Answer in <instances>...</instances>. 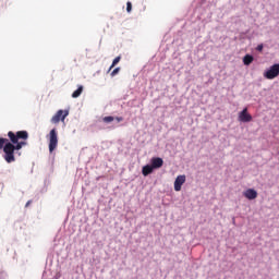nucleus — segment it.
<instances>
[{
	"instance_id": "1",
	"label": "nucleus",
	"mask_w": 279,
	"mask_h": 279,
	"mask_svg": "<svg viewBox=\"0 0 279 279\" xmlns=\"http://www.w3.org/2000/svg\"><path fill=\"white\" fill-rule=\"evenodd\" d=\"M8 136L10 138V143L14 145V151H21L23 146L19 143V141H27L29 138V133L27 131H17L16 133L9 131Z\"/></svg>"
},
{
	"instance_id": "2",
	"label": "nucleus",
	"mask_w": 279,
	"mask_h": 279,
	"mask_svg": "<svg viewBox=\"0 0 279 279\" xmlns=\"http://www.w3.org/2000/svg\"><path fill=\"white\" fill-rule=\"evenodd\" d=\"M3 158L5 162H8L9 165L12 162H16V157H14V144L8 142L3 147Z\"/></svg>"
},
{
	"instance_id": "3",
	"label": "nucleus",
	"mask_w": 279,
	"mask_h": 279,
	"mask_svg": "<svg viewBox=\"0 0 279 279\" xmlns=\"http://www.w3.org/2000/svg\"><path fill=\"white\" fill-rule=\"evenodd\" d=\"M49 138V151L50 154H53L56 149L58 148V131L56 129H52L48 135Z\"/></svg>"
},
{
	"instance_id": "4",
	"label": "nucleus",
	"mask_w": 279,
	"mask_h": 279,
	"mask_svg": "<svg viewBox=\"0 0 279 279\" xmlns=\"http://www.w3.org/2000/svg\"><path fill=\"white\" fill-rule=\"evenodd\" d=\"M278 75H279V63H275L264 73V77H266V80H276Z\"/></svg>"
},
{
	"instance_id": "5",
	"label": "nucleus",
	"mask_w": 279,
	"mask_h": 279,
	"mask_svg": "<svg viewBox=\"0 0 279 279\" xmlns=\"http://www.w3.org/2000/svg\"><path fill=\"white\" fill-rule=\"evenodd\" d=\"M69 117V110L60 109L57 113L51 118V123H60V121H64Z\"/></svg>"
},
{
	"instance_id": "6",
	"label": "nucleus",
	"mask_w": 279,
	"mask_h": 279,
	"mask_svg": "<svg viewBox=\"0 0 279 279\" xmlns=\"http://www.w3.org/2000/svg\"><path fill=\"white\" fill-rule=\"evenodd\" d=\"M239 121L242 123H250L252 121V114L247 112V108H244L240 113H239Z\"/></svg>"
},
{
	"instance_id": "7",
	"label": "nucleus",
	"mask_w": 279,
	"mask_h": 279,
	"mask_svg": "<svg viewBox=\"0 0 279 279\" xmlns=\"http://www.w3.org/2000/svg\"><path fill=\"white\" fill-rule=\"evenodd\" d=\"M186 182V175H178L174 181V191H182V184Z\"/></svg>"
},
{
	"instance_id": "8",
	"label": "nucleus",
	"mask_w": 279,
	"mask_h": 279,
	"mask_svg": "<svg viewBox=\"0 0 279 279\" xmlns=\"http://www.w3.org/2000/svg\"><path fill=\"white\" fill-rule=\"evenodd\" d=\"M150 162H151L150 167L153 169H160V167L165 165V161L160 157H153Z\"/></svg>"
},
{
	"instance_id": "9",
	"label": "nucleus",
	"mask_w": 279,
	"mask_h": 279,
	"mask_svg": "<svg viewBox=\"0 0 279 279\" xmlns=\"http://www.w3.org/2000/svg\"><path fill=\"white\" fill-rule=\"evenodd\" d=\"M243 196L246 199H256V197H258V192H256V190L254 189H247L243 192Z\"/></svg>"
},
{
	"instance_id": "10",
	"label": "nucleus",
	"mask_w": 279,
	"mask_h": 279,
	"mask_svg": "<svg viewBox=\"0 0 279 279\" xmlns=\"http://www.w3.org/2000/svg\"><path fill=\"white\" fill-rule=\"evenodd\" d=\"M142 173L143 175L147 177L149 175V173H154V168L151 167V165H146L143 167Z\"/></svg>"
},
{
	"instance_id": "11",
	"label": "nucleus",
	"mask_w": 279,
	"mask_h": 279,
	"mask_svg": "<svg viewBox=\"0 0 279 279\" xmlns=\"http://www.w3.org/2000/svg\"><path fill=\"white\" fill-rule=\"evenodd\" d=\"M252 62H254V57L252 54L244 56L243 64H245V66H250V64H252Z\"/></svg>"
},
{
	"instance_id": "12",
	"label": "nucleus",
	"mask_w": 279,
	"mask_h": 279,
	"mask_svg": "<svg viewBox=\"0 0 279 279\" xmlns=\"http://www.w3.org/2000/svg\"><path fill=\"white\" fill-rule=\"evenodd\" d=\"M82 93H84V86L80 85L77 87V89L74 90L72 94L73 99H77V97H80V95H82Z\"/></svg>"
},
{
	"instance_id": "13",
	"label": "nucleus",
	"mask_w": 279,
	"mask_h": 279,
	"mask_svg": "<svg viewBox=\"0 0 279 279\" xmlns=\"http://www.w3.org/2000/svg\"><path fill=\"white\" fill-rule=\"evenodd\" d=\"M120 62H121V56L113 59L112 64L109 68V71H112V69H114V66H117V64L120 63Z\"/></svg>"
},
{
	"instance_id": "14",
	"label": "nucleus",
	"mask_w": 279,
	"mask_h": 279,
	"mask_svg": "<svg viewBox=\"0 0 279 279\" xmlns=\"http://www.w3.org/2000/svg\"><path fill=\"white\" fill-rule=\"evenodd\" d=\"M7 143H10L8 138L0 137V149H3Z\"/></svg>"
},
{
	"instance_id": "15",
	"label": "nucleus",
	"mask_w": 279,
	"mask_h": 279,
	"mask_svg": "<svg viewBox=\"0 0 279 279\" xmlns=\"http://www.w3.org/2000/svg\"><path fill=\"white\" fill-rule=\"evenodd\" d=\"M102 121H104L105 123H112V121H114V117H112V116L105 117V118L102 119Z\"/></svg>"
},
{
	"instance_id": "16",
	"label": "nucleus",
	"mask_w": 279,
	"mask_h": 279,
	"mask_svg": "<svg viewBox=\"0 0 279 279\" xmlns=\"http://www.w3.org/2000/svg\"><path fill=\"white\" fill-rule=\"evenodd\" d=\"M126 12L130 14L132 12V2H126Z\"/></svg>"
},
{
	"instance_id": "17",
	"label": "nucleus",
	"mask_w": 279,
	"mask_h": 279,
	"mask_svg": "<svg viewBox=\"0 0 279 279\" xmlns=\"http://www.w3.org/2000/svg\"><path fill=\"white\" fill-rule=\"evenodd\" d=\"M120 71H121V68H116V69L111 72V77H114V75H117Z\"/></svg>"
},
{
	"instance_id": "18",
	"label": "nucleus",
	"mask_w": 279,
	"mask_h": 279,
	"mask_svg": "<svg viewBox=\"0 0 279 279\" xmlns=\"http://www.w3.org/2000/svg\"><path fill=\"white\" fill-rule=\"evenodd\" d=\"M257 51H263V44L258 45L256 48Z\"/></svg>"
},
{
	"instance_id": "19",
	"label": "nucleus",
	"mask_w": 279,
	"mask_h": 279,
	"mask_svg": "<svg viewBox=\"0 0 279 279\" xmlns=\"http://www.w3.org/2000/svg\"><path fill=\"white\" fill-rule=\"evenodd\" d=\"M116 120L118 121V123H121V121H123V117H117Z\"/></svg>"
},
{
	"instance_id": "20",
	"label": "nucleus",
	"mask_w": 279,
	"mask_h": 279,
	"mask_svg": "<svg viewBox=\"0 0 279 279\" xmlns=\"http://www.w3.org/2000/svg\"><path fill=\"white\" fill-rule=\"evenodd\" d=\"M19 144L21 145V147H25V145H27V142H19Z\"/></svg>"
},
{
	"instance_id": "21",
	"label": "nucleus",
	"mask_w": 279,
	"mask_h": 279,
	"mask_svg": "<svg viewBox=\"0 0 279 279\" xmlns=\"http://www.w3.org/2000/svg\"><path fill=\"white\" fill-rule=\"evenodd\" d=\"M29 204H32V201H28L27 203H26V208H27V206H29Z\"/></svg>"
}]
</instances>
